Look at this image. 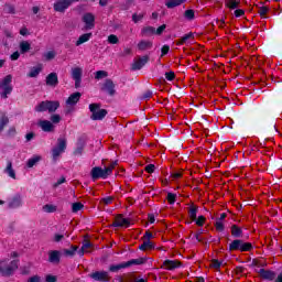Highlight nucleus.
I'll list each match as a JSON object with an SVG mask.
<instances>
[{
	"mask_svg": "<svg viewBox=\"0 0 282 282\" xmlns=\"http://www.w3.org/2000/svg\"><path fill=\"white\" fill-rule=\"evenodd\" d=\"M142 34L143 36H151L153 34H155V28L153 26H147L142 30Z\"/></svg>",
	"mask_w": 282,
	"mask_h": 282,
	"instance_id": "2f4dec72",
	"label": "nucleus"
},
{
	"mask_svg": "<svg viewBox=\"0 0 282 282\" xmlns=\"http://www.w3.org/2000/svg\"><path fill=\"white\" fill-rule=\"evenodd\" d=\"M61 184H65V177L62 176L59 180H57V182L54 184V187H58L61 186Z\"/></svg>",
	"mask_w": 282,
	"mask_h": 282,
	"instance_id": "e2e57ef3",
	"label": "nucleus"
},
{
	"mask_svg": "<svg viewBox=\"0 0 282 282\" xmlns=\"http://www.w3.org/2000/svg\"><path fill=\"white\" fill-rule=\"evenodd\" d=\"M268 7H261L259 9V14H261V17H263L264 14H268Z\"/></svg>",
	"mask_w": 282,
	"mask_h": 282,
	"instance_id": "680f3d73",
	"label": "nucleus"
},
{
	"mask_svg": "<svg viewBox=\"0 0 282 282\" xmlns=\"http://www.w3.org/2000/svg\"><path fill=\"white\" fill-rule=\"evenodd\" d=\"M85 153V141H78L75 150L73 151V155L75 158H80Z\"/></svg>",
	"mask_w": 282,
	"mask_h": 282,
	"instance_id": "aec40b11",
	"label": "nucleus"
},
{
	"mask_svg": "<svg viewBox=\"0 0 282 282\" xmlns=\"http://www.w3.org/2000/svg\"><path fill=\"white\" fill-rule=\"evenodd\" d=\"M10 94H12V75H7L0 79V96L6 100Z\"/></svg>",
	"mask_w": 282,
	"mask_h": 282,
	"instance_id": "f03ea898",
	"label": "nucleus"
},
{
	"mask_svg": "<svg viewBox=\"0 0 282 282\" xmlns=\"http://www.w3.org/2000/svg\"><path fill=\"white\" fill-rule=\"evenodd\" d=\"M176 198H177L176 194L167 193L166 199H167L169 204H175Z\"/></svg>",
	"mask_w": 282,
	"mask_h": 282,
	"instance_id": "49530a36",
	"label": "nucleus"
},
{
	"mask_svg": "<svg viewBox=\"0 0 282 282\" xmlns=\"http://www.w3.org/2000/svg\"><path fill=\"white\" fill-rule=\"evenodd\" d=\"M229 250H240V252H248L249 250H252V243L236 239L229 245Z\"/></svg>",
	"mask_w": 282,
	"mask_h": 282,
	"instance_id": "0eeeda50",
	"label": "nucleus"
},
{
	"mask_svg": "<svg viewBox=\"0 0 282 282\" xmlns=\"http://www.w3.org/2000/svg\"><path fill=\"white\" fill-rule=\"evenodd\" d=\"M21 206H23V197L20 194L13 196L8 204L9 208H21Z\"/></svg>",
	"mask_w": 282,
	"mask_h": 282,
	"instance_id": "f3484780",
	"label": "nucleus"
},
{
	"mask_svg": "<svg viewBox=\"0 0 282 282\" xmlns=\"http://www.w3.org/2000/svg\"><path fill=\"white\" fill-rule=\"evenodd\" d=\"M109 175H111V167L102 169L100 166H95L90 171L91 180H107Z\"/></svg>",
	"mask_w": 282,
	"mask_h": 282,
	"instance_id": "39448f33",
	"label": "nucleus"
},
{
	"mask_svg": "<svg viewBox=\"0 0 282 282\" xmlns=\"http://www.w3.org/2000/svg\"><path fill=\"white\" fill-rule=\"evenodd\" d=\"M4 12L7 14H17V9L14 8V4L6 3L4 4Z\"/></svg>",
	"mask_w": 282,
	"mask_h": 282,
	"instance_id": "7c9ffc66",
	"label": "nucleus"
},
{
	"mask_svg": "<svg viewBox=\"0 0 282 282\" xmlns=\"http://www.w3.org/2000/svg\"><path fill=\"white\" fill-rule=\"evenodd\" d=\"M212 268L219 270V268H221V262L219 260H213Z\"/></svg>",
	"mask_w": 282,
	"mask_h": 282,
	"instance_id": "6e6d98bb",
	"label": "nucleus"
},
{
	"mask_svg": "<svg viewBox=\"0 0 282 282\" xmlns=\"http://www.w3.org/2000/svg\"><path fill=\"white\" fill-rule=\"evenodd\" d=\"M163 265H165L167 270H175V268H180V262L175 260H165Z\"/></svg>",
	"mask_w": 282,
	"mask_h": 282,
	"instance_id": "a878e982",
	"label": "nucleus"
},
{
	"mask_svg": "<svg viewBox=\"0 0 282 282\" xmlns=\"http://www.w3.org/2000/svg\"><path fill=\"white\" fill-rule=\"evenodd\" d=\"M166 80H174L175 79V73L174 72H167L165 73Z\"/></svg>",
	"mask_w": 282,
	"mask_h": 282,
	"instance_id": "603ef678",
	"label": "nucleus"
},
{
	"mask_svg": "<svg viewBox=\"0 0 282 282\" xmlns=\"http://www.w3.org/2000/svg\"><path fill=\"white\" fill-rule=\"evenodd\" d=\"M188 213L192 221L197 220V206H192Z\"/></svg>",
	"mask_w": 282,
	"mask_h": 282,
	"instance_id": "f704fd0d",
	"label": "nucleus"
},
{
	"mask_svg": "<svg viewBox=\"0 0 282 282\" xmlns=\"http://www.w3.org/2000/svg\"><path fill=\"white\" fill-rule=\"evenodd\" d=\"M65 149H67V139L58 138L57 147L52 149L53 162H57L58 158H61V154L65 153Z\"/></svg>",
	"mask_w": 282,
	"mask_h": 282,
	"instance_id": "423d86ee",
	"label": "nucleus"
},
{
	"mask_svg": "<svg viewBox=\"0 0 282 282\" xmlns=\"http://www.w3.org/2000/svg\"><path fill=\"white\" fill-rule=\"evenodd\" d=\"M246 12L242 9H238L235 11V17H243Z\"/></svg>",
	"mask_w": 282,
	"mask_h": 282,
	"instance_id": "338daca9",
	"label": "nucleus"
},
{
	"mask_svg": "<svg viewBox=\"0 0 282 282\" xmlns=\"http://www.w3.org/2000/svg\"><path fill=\"white\" fill-rule=\"evenodd\" d=\"M147 63H149V55L139 57L137 61L132 63V66H131L132 72H138V69H142L144 65H147Z\"/></svg>",
	"mask_w": 282,
	"mask_h": 282,
	"instance_id": "f8f14e48",
	"label": "nucleus"
},
{
	"mask_svg": "<svg viewBox=\"0 0 282 282\" xmlns=\"http://www.w3.org/2000/svg\"><path fill=\"white\" fill-rule=\"evenodd\" d=\"M147 261V259L144 258H138V259H132L129 260L128 262H123L120 264H112L109 267L110 272H118L124 268H131V265H142V263H144Z\"/></svg>",
	"mask_w": 282,
	"mask_h": 282,
	"instance_id": "20e7f679",
	"label": "nucleus"
},
{
	"mask_svg": "<svg viewBox=\"0 0 282 282\" xmlns=\"http://www.w3.org/2000/svg\"><path fill=\"white\" fill-rule=\"evenodd\" d=\"M185 19L188 21H193L195 19V11L194 10H186L184 13Z\"/></svg>",
	"mask_w": 282,
	"mask_h": 282,
	"instance_id": "a19ab883",
	"label": "nucleus"
},
{
	"mask_svg": "<svg viewBox=\"0 0 282 282\" xmlns=\"http://www.w3.org/2000/svg\"><path fill=\"white\" fill-rule=\"evenodd\" d=\"M26 282H41V276L33 275V276L29 278Z\"/></svg>",
	"mask_w": 282,
	"mask_h": 282,
	"instance_id": "bf43d9fd",
	"label": "nucleus"
},
{
	"mask_svg": "<svg viewBox=\"0 0 282 282\" xmlns=\"http://www.w3.org/2000/svg\"><path fill=\"white\" fill-rule=\"evenodd\" d=\"M80 93H74V94H72L68 98H67V100H66V105H72V106H74V105H77L78 104V100H80Z\"/></svg>",
	"mask_w": 282,
	"mask_h": 282,
	"instance_id": "5701e85b",
	"label": "nucleus"
},
{
	"mask_svg": "<svg viewBox=\"0 0 282 282\" xmlns=\"http://www.w3.org/2000/svg\"><path fill=\"white\" fill-rule=\"evenodd\" d=\"M215 227H216V230H218V232H224L225 227L221 219H216Z\"/></svg>",
	"mask_w": 282,
	"mask_h": 282,
	"instance_id": "c03bdc74",
	"label": "nucleus"
},
{
	"mask_svg": "<svg viewBox=\"0 0 282 282\" xmlns=\"http://www.w3.org/2000/svg\"><path fill=\"white\" fill-rule=\"evenodd\" d=\"M184 3V0H167L165 2L166 8H177V6H182Z\"/></svg>",
	"mask_w": 282,
	"mask_h": 282,
	"instance_id": "bb28decb",
	"label": "nucleus"
},
{
	"mask_svg": "<svg viewBox=\"0 0 282 282\" xmlns=\"http://www.w3.org/2000/svg\"><path fill=\"white\" fill-rule=\"evenodd\" d=\"M84 205L82 203H74L72 206L73 213H78V210H83Z\"/></svg>",
	"mask_w": 282,
	"mask_h": 282,
	"instance_id": "a18cd8bd",
	"label": "nucleus"
},
{
	"mask_svg": "<svg viewBox=\"0 0 282 282\" xmlns=\"http://www.w3.org/2000/svg\"><path fill=\"white\" fill-rule=\"evenodd\" d=\"M165 30H166V24H162L155 30V34L160 36V34H162Z\"/></svg>",
	"mask_w": 282,
	"mask_h": 282,
	"instance_id": "864d4df0",
	"label": "nucleus"
},
{
	"mask_svg": "<svg viewBox=\"0 0 282 282\" xmlns=\"http://www.w3.org/2000/svg\"><path fill=\"white\" fill-rule=\"evenodd\" d=\"M39 127H41L42 131H45L46 133L54 131V123L47 120L39 121Z\"/></svg>",
	"mask_w": 282,
	"mask_h": 282,
	"instance_id": "a211bd4d",
	"label": "nucleus"
},
{
	"mask_svg": "<svg viewBox=\"0 0 282 282\" xmlns=\"http://www.w3.org/2000/svg\"><path fill=\"white\" fill-rule=\"evenodd\" d=\"M151 96H153V91L151 90H147L143 96H142V100H149V98H151Z\"/></svg>",
	"mask_w": 282,
	"mask_h": 282,
	"instance_id": "5fc2aeb1",
	"label": "nucleus"
},
{
	"mask_svg": "<svg viewBox=\"0 0 282 282\" xmlns=\"http://www.w3.org/2000/svg\"><path fill=\"white\" fill-rule=\"evenodd\" d=\"M46 282H56V275H46Z\"/></svg>",
	"mask_w": 282,
	"mask_h": 282,
	"instance_id": "774afa93",
	"label": "nucleus"
},
{
	"mask_svg": "<svg viewBox=\"0 0 282 282\" xmlns=\"http://www.w3.org/2000/svg\"><path fill=\"white\" fill-rule=\"evenodd\" d=\"M94 281L109 282V273L107 271H96L89 274Z\"/></svg>",
	"mask_w": 282,
	"mask_h": 282,
	"instance_id": "4468645a",
	"label": "nucleus"
},
{
	"mask_svg": "<svg viewBox=\"0 0 282 282\" xmlns=\"http://www.w3.org/2000/svg\"><path fill=\"white\" fill-rule=\"evenodd\" d=\"M195 221L198 226H204V221H206V218L204 216H199L198 218H196Z\"/></svg>",
	"mask_w": 282,
	"mask_h": 282,
	"instance_id": "13d9d810",
	"label": "nucleus"
},
{
	"mask_svg": "<svg viewBox=\"0 0 282 282\" xmlns=\"http://www.w3.org/2000/svg\"><path fill=\"white\" fill-rule=\"evenodd\" d=\"M89 110L91 111V120H102L107 116L106 109H100L99 104H90Z\"/></svg>",
	"mask_w": 282,
	"mask_h": 282,
	"instance_id": "6e6552de",
	"label": "nucleus"
},
{
	"mask_svg": "<svg viewBox=\"0 0 282 282\" xmlns=\"http://www.w3.org/2000/svg\"><path fill=\"white\" fill-rule=\"evenodd\" d=\"M108 43H110V45H118L120 43V40L118 39V35L110 34L108 36Z\"/></svg>",
	"mask_w": 282,
	"mask_h": 282,
	"instance_id": "e433bc0d",
	"label": "nucleus"
},
{
	"mask_svg": "<svg viewBox=\"0 0 282 282\" xmlns=\"http://www.w3.org/2000/svg\"><path fill=\"white\" fill-rule=\"evenodd\" d=\"M46 85L48 87H56L58 85V75L56 73H51L46 76Z\"/></svg>",
	"mask_w": 282,
	"mask_h": 282,
	"instance_id": "6ab92c4d",
	"label": "nucleus"
},
{
	"mask_svg": "<svg viewBox=\"0 0 282 282\" xmlns=\"http://www.w3.org/2000/svg\"><path fill=\"white\" fill-rule=\"evenodd\" d=\"M44 213H56L58 210V207L56 205L46 204L42 207Z\"/></svg>",
	"mask_w": 282,
	"mask_h": 282,
	"instance_id": "c85d7f7f",
	"label": "nucleus"
},
{
	"mask_svg": "<svg viewBox=\"0 0 282 282\" xmlns=\"http://www.w3.org/2000/svg\"><path fill=\"white\" fill-rule=\"evenodd\" d=\"M227 8H230L231 10H237L239 8V1L237 0H226Z\"/></svg>",
	"mask_w": 282,
	"mask_h": 282,
	"instance_id": "473e14b6",
	"label": "nucleus"
},
{
	"mask_svg": "<svg viewBox=\"0 0 282 282\" xmlns=\"http://www.w3.org/2000/svg\"><path fill=\"white\" fill-rule=\"evenodd\" d=\"M72 4V0H55L53 9L55 12H61L63 14Z\"/></svg>",
	"mask_w": 282,
	"mask_h": 282,
	"instance_id": "1a4fd4ad",
	"label": "nucleus"
},
{
	"mask_svg": "<svg viewBox=\"0 0 282 282\" xmlns=\"http://www.w3.org/2000/svg\"><path fill=\"white\" fill-rule=\"evenodd\" d=\"M41 74V67H33L29 73V78H36Z\"/></svg>",
	"mask_w": 282,
	"mask_h": 282,
	"instance_id": "4c0bfd02",
	"label": "nucleus"
},
{
	"mask_svg": "<svg viewBox=\"0 0 282 282\" xmlns=\"http://www.w3.org/2000/svg\"><path fill=\"white\" fill-rule=\"evenodd\" d=\"M137 47L140 50V52H145V50H151V47H153V42L142 40L138 43Z\"/></svg>",
	"mask_w": 282,
	"mask_h": 282,
	"instance_id": "4be33fe9",
	"label": "nucleus"
},
{
	"mask_svg": "<svg viewBox=\"0 0 282 282\" xmlns=\"http://www.w3.org/2000/svg\"><path fill=\"white\" fill-rule=\"evenodd\" d=\"M91 36H93L91 33H86V34L80 35L75 43L76 47H79V45H83V43H87V41H89L91 39Z\"/></svg>",
	"mask_w": 282,
	"mask_h": 282,
	"instance_id": "393cba45",
	"label": "nucleus"
},
{
	"mask_svg": "<svg viewBox=\"0 0 282 282\" xmlns=\"http://www.w3.org/2000/svg\"><path fill=\"white\" fill-rule=\"evenodd\" d=\"M51 122H53V124H58V122H61V115H52Z\"/></svg>",
	"mask_w": 282,
	"mask_h": 282,
	"instance_id": "8fccbe9b",
	"label": "nucleus"
},
{
	"mask_svg": "<svg viewBox=\"0 0 282 282\" xmlns=\"http://www.w3.org/2000/svg\"><path fill=\"white\" fill-rule=\"evenodd\" d=\"M188 39H193V33L185 34L182 37L181 43H186L188 41Z\"/></svg>",
	"mask_w": 282,
	"mask_h": 282,
	"instance_id": "052dcab7",
	"label": "nucleus"
},
{
	"mask_svg": "<svg viewBox=\"0 0 282 282\" xmlns=\"http://www.w3.org/2000/svg\"><path fill=\"white\" fill-rule=\"evenodd\" d=\"M171 50V47L169 45H164L161 48L162 55L161 56H165V54Z\"/></svg>",
	"mask_w": 282,
	"mask_h": 282,
	"instance_id": "0e129e2a",
	"label": "nucleus"
},
{
	"mask_svg": "<svg viewBox=\"0 0 282 282\" xmlns=\"http://www.w3.org/2000/svg\"><path fill=\"white\" fill-rule=\"evenodd\" d=\"M142 19H144V13H140V14L134 13V14L132 15V21H133L134 23H138L139 21H142Z\"/></svg>",
	"mask_w": 282,
	"mask_h": 282,
	"instance_id": "de8ad7c7",
	"label": "nucleus"
},
{
	"mask_svg": "<svg viewBox=\"0 0 282 282\" xmlns=\"http://www.w3.org/2000/svg\"><path fill=\"white\" fill-rule=\"evenodd\" d=\"M19 269V262L17 260H13L8 263V261L3 260L0 262V273L2 276H12L14 274V271Z\"/></svg>",
	"mask_w": 282,
	"mask_h": 282,
	"instance_id": "7ed1b4c3",
	"label": "nucleus"
},
{
	"mask_svg": "<svg viewBox=\"0 0 282 282\" xmlns=\"http://www.w3.org/2000/svg\"><path fill=\"white\" fill-rule=\"evenodd\" d=\"M50 263H61V251L54 250L48 253Z\"/></svg>",
	"mask_w": 282,
	"mask_h": 282,
	"instance_id": "412c9836",
	"label": "nucleus"
},
{
	"mask_svg": "<svg viewBox=\"0 0 282 282\" xmlns=\"http://www.w3.org/2000/svg\"><path fill=\"white\" fill-rule=\"evenodd\" d=\"M19 56H21V54L19 52H14L11 54V61H19Z\"/></svg>",
	"mask_w": 282,
	"mask_h": 282,
	"instance_id": "69168bd1",
	"label": "nucleus"
},
{
	"mask_svg": "<svg viewBox=\"0 0 282 282\" xmlns=\"http://www.w3.org/2000/svg\"><path fill=\"white\" fill-rule=\"evenodd\" d=\"M29 50H31L30 42H28V41H22V42L20 43V51H21V54H25Z\"/></svg>",
	"mask_w": 282,
	"mask_h": 282,
	"instance_id": "c756f323",
	"label": "nucleus"
},
{
	"mask_svg": "<svg viewBox=\"0 0 282 282\" xmlns=\"http://www.w3.org/2000/svg\"><path fill=\"white\" fill-rule=\"evenodd\" d=\"M91 242H89V240H85L84 241V243H83V246H82V248H83V250H85L86 252H89L88 250H89V248H91Z\"/></svg>",
	"mask_w": 282,
	"mask_h": 282,
	"instance_id": "3c124183",
	"label": "nucleus"
},
{
	"mask_svg": "<svg viewBox=\"0 0 282 282\" xmlns=\"http://www.w3.org/2000/svg\"><path fill=\"white\" fill-rule=\"evenodd\" d=\"M63 239H65V235H63V234H55L53 237V241H55V243L63 241Z\"/></svg>",
	"mask_w": 282,
	"mask_h": 282,
	"instance_id": "09e8293b",
	"label": "nucleus"
},
{
	"mask_svg": "<svg viewBox=\"0 0 282 282\" xmlns=\"http://www.w3.org/2000/svg\"><path fill=\"white\" fill-rule=\"evenodd\" d=\"M101 91H106L109 96H116V84H113V80L106 79L101 86Z\"/></svg>",
	"mask_w": 282,
	"mask_h": 282,
	"instance_id": "9b49d317",
	"label": "nucleus"
},
{
	"mask_svg": "<svg viewBox=\"0 0 282 282\" xmlns=\"http://www.w3.org/2000/svg\"><path fill=\"white\" fill-rule=\"evenodd\" d=\"M107 76H109V74L107 73V70H97L95 73V78L96 80H102V78H107Z\"/></svg>",
	"mask_w": 282,
	"mask_h": 282,
	"instance_id": "72a5a7b5",
	"label": "nucleus"
},
{
	"mask_svg": "<svg viewBox=\"0 0 282 282\" xmlns=\"http://www.w3.org/2000/svg\"><path fill=\"white\" fill-rule=\"evenodd\" d=\"M83 21L86 24V30H94L96 22V17L94 13H85L83 15Z\"/></svg>",
	"mask_w": 282,
	"mask_h": 282,
	"instance_id": "2eb2a0df",
	"label": "nucleus"
},
{
	"mask_svg": "<svg viewBox=\"0 0 282 282\" xmlns=\"http://www.w3.org/2000/svg\"><path fill=\"white\" fill-rule=\"evenodd\" d=\"M147 173H154L155 172V165L154 164H149L145 166Z\"/></svg>",
	"mask_w": 282,
	"mask_h": 282,
	"instance_id": "4d7b16f0",
	"label": "nucleus"
},
{
	"mask_svg": "<svg viewBox=\"0 0 282 282\" xmlns=\"http://www.w3.org/2000/svg\"><path fill=\"white\" fill-rule=\"evenodd\" d=\"M139 248L141 250H151V249H153V242H151V240H144L143 243Z\"/></svg>",
	"mask_w": 282,
	"mask_h": 282,
	"instance_id": "c9c22d12",
	"label": "nucleus"
},
{
	"mask_svg": "<svg viewBox=\"0 0 282 282\" xmlns=\"http://www.w3.org/2000/svg\"><path fill=\"white\" fill-rule=\"evenodd\" d=\"M44 58H45V61H54V58H56V52L50 51V52L45 53Z\"/></svg>",
	"mask_w": 282,
	"mask_h": 282,
	"instance_id": "37998d69",
	"label": "nucleus"
},
{
	"mask_svg": "<svg viewBox=\"0 0 282 282\" xmlns=\"http://www.w3.org/2000/svg\"><path fill=\"white\" fill-rule=\"evenodd\" d=\"M4 173L9 175L12 180H17V173L14 172V169H12V161L7 162V167L4 169Z\"/></svg>",
	"mask_w": 282,
	"mask_h": 282,
	"instance_id": "b1692460",
	"label": "nucleus"
},
{
	"mask_svg": "<svg viewBox=\"0 0 282 282\" xmlns=\"http://www.w3.org/2000/svg\"><path fill=\"white\" fill-rule=\"evenodd\" d=\"M258 274H260L261 279H264V281H274V279H276V273L274 271L265 269H260Z\"/></svg>",
	"mask_w": 282,
	"mask_h": 282,
	"instance_id": "dca6fc26",
	"label": "nucleus"
},
{
	"mask_svg": "<svg viewBox=\"0 0 282 282\" xmlns=\"http://www.w3.org/2000/svg\"><path fill=\"white\" fill-rule=\"evenodd\" d=\"M70 76L73 80H75V88L78 89V87H80V83H83V68L73 67L70 69Z\"/></svg>",
	"mask_w": 282,
	"mask_h": 282,
	"instance_id": "9d476101",
	"label": "nucleus"
},
{
	"mask_svg": "<svg viewBox=\"0 0 282 282\" xmlns=\"http://www.w3.org/2000/svg\"><path fill=\"white\" fill-rule=\"evenodd\" d=\"M37 162H41V156H34L32 159H30L26 163L29 169H32V166H34Z\"/></svg>",
	"mask_w": 282,
	"mask_h": 282,
	"instance_id": "58836bf2",
	"label": "nucleus"
},
{
	"mask_svg": "<svg viewBox=\"0 0 282 282\" xmlns=\"http://www.w3.org/2000/svg\"><path fill=\"white\" fill-rule=\"evenodd\" d=\"M58 107H61L59 101L45 100L35 106V111L42 113L43 111H48V113H54Z\"/></svg>",
	"mask_w": 282,
	"mask_h": 282,
	"instance_id": "f257e3e1",
	"label": "nucleus"
},
{
	"mask_svg": "<svg viewBox=\"0 0 282 282\" xmlns=\"http://www.w3.org/2000/svg\"><path fill=\"white\" fill-rule=\"evenodd\" d=\"M130 225H131V221L129 220V218H124L122 217V215H118L111 226L113 228H122L124 226L126 228H129Z\"/></svg>",
	"mask_w": 282,
	"mask_h": 282,
	"instance_id": "ddd939ff",
	"label": "nucleus"
},
{
	"mask_svg": "<svg viewBox=\"0 0 282 282\" xmlns=\"http://www.w3.org/2000/svg\"><path fill=\"white\" fill-rule=\"evenodd\" d=\"M241 228L237 227V225H234L231 227V235L232 237H241Z\"/></svg>",
	"mask_w": 282,
	"mask_h": 282,
	"instance_id": "ea45409f",
	"label": "nucleus"
},
{
	"mask_svg": "<svg viewBox=\"0 0 282 282\" xmlns=\"http://www.w3.org/2000/svg\"><path fill=\"white\" fill-rule=\"evenodd\" d=\"M10 122V119L7 116H2L1 121H0V133L6 129V124Z\"/></svg>",
	"mask_w": 282,
	"mask_h": 282,
	"instance_id": "79ce46f5",
	"label": "nucleus"
},
{
	"mask_svg": "<svg viewBox=\"0 0 282 282\" xmlns=\"http://www.w3.org/2000/svg\"><path fill=\"white\" fill-rule=\"evenodd\" d=\"M76 250H78V247L72 246L70 249H64L63 254L64 257H74V254H76Z\"/></svg>",
	"mask_w": 282,
	"mask_h": 282,
	"instance_id": "cd10ccee",
	"label": "nucleus"
}]
</instances>
